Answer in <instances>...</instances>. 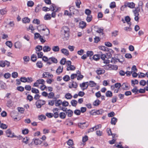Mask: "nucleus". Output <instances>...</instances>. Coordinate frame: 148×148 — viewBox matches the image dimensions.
Masks as SVG:
<instances>
[{
	"label": "nucleus",
	"instance_id": "nucleus-64",
	"mask_svg": "<svg viewBox=\"0 0 148 148\" xmlns=\"http://www.w3.org/2000/svg\"><path fill=\"white\" fill-rule=\"evenodd\" d=\"M12 77L14 78H16L18 76V74L16 72H14L12 73Z\"/></svg>",
	"mask_w": 148,
	"mask_h": 148
},
{
	"label": "nucleus",
	"instance_id": "nucleus-19",
	"mask_svg": "<svg viewBox=\"0 0 148 148\" xmlns=\"http://www.w3.org/2000/svg\"><path fill=\"white\" fill-rule=\"evenodd\" d=\"M86 26V23L84 21L81 22L79 23V27L83 29Z\"/></svg>",
	"mask_w": 148,
	"mask_h": 148
},
{
	"label": "nucleus",
	"instance_id": "nucleus-12",
	"mask_svg": "<svg viewBox=\"0 0 148 148\" xmlns=\"http://www.w3.org/2000/svg\"><path fill=\"white\" fill-rule=\"evenodd\" d=\"M121 87V84L119 83H117L115 84L114 86H111V88L113 89H114L115 88L119 89Z\"/></svg>",
	"mask_w": 148,
	"mask_h": 148
},
{
	"label": "nucleus",
	"instance_id": "nucleus-6",
	"mask_svg": "<svg viewBox=\"0 0 148 148\" xmlns=\"http://www.w3.org/2000/svg\"><path fill=\"white\" fill-rule=\"evenodd\" d=\"M118 61L120 62H122L123 61V60L122 61H120V60L119 59H117L116 58H112V59L111 60V62L115 64L116 62H117Z\"/></svg>",
	"mask_w": 148,
	"mask_h": 148
},
{
	"label": "nucleus",
	"instance_id": "nucleus-36",
	"mask_svg": "<svg viewBox=\"0 0 148 148\" xmlns=\"http://www.w3.org/2000/svg\"><path fill=\"white\" fill-rule=\"evenodd\" d=\"M75 69V67L73 65H72L70 66H69V67L67 66V71H69V70H74Z\"/></svg>",
	"mask_w": 148,
	"mask_h": 148
},
{
	"label": "nucleus",
	"instance_id": "nucleus-51",
	"mask_svg": "<svg viewBox=\"0 0 148 148\" xmlns=\"http://www.w3.org/2000/svg\"><path fill=\"white\" fill-rule=\"evenodd\" d=\"M54 96V94L53 92H51L48 94V97L49 99L52 98Z\"/></svg>",
	"mask_w": 148,
	"mask_h": 148
},
{
	"label": "nucleus",
	"instance_id": "nucleus-59",
	"mask_svg": "<svg viewBox=\"0 0 148 148\" xmlns=\"http://www.w3.org/2000/svg\"><path fill=\"white\" fill-rule=\"evenodd\" d=\"M5 44L7 46L10 48H11L12 47V42L10 41H8L6 42L5 43Z\"/></svg>",
	"mask_w": 148,
	"mask_h": 148
},
{
	"label": "nucleus",
	"instance_id": "nucleus-57",
	"mask_svg": "<svg viewBox=\"0 0 148 148\" xmlns=\"http://www.w3.org/2000/svg\"><path fill=\"white\" fill-rule=\"evenodd\" d=\"M88 83V82H83L82 83V84H80V86L81 88H85L84 87H85L86 86V85H87V84Z\"/></svg>",
	"mask_w": 148,
	"mask_h": 148
},
{
	"label": "nucleus",
	"instance_id": "nucleus-55",
	"mask_svg": "<svg viewBox=\"0 0 148 148\" xmlns=\"http://www.w3.org/2000/svg\"><path fill=\"white\" fill-rule=\"evenodd\" d=\"M42 28H45L43 25H40L38 26L37 27V29L39 31H40V32L42 31Z\"/></svg>",
	"mask_w": 148,
	"mask_h": 148
},
{
	"label": "nucleus",
	"instance_id": "nucleus-21",
	"mask_svg": "<svg viewBox=\"0 0 148 148\" xmlns=\"http://www.w3.org/2000/svg\"><path fill=\"white\" fill-rule=\"evenodd\" d=\"M117 119L115 117H113L111 119V123L112 124L115 125L116 124Z\"/></svg>",
	"mask_w": 148,
	"mask_h": 148
},
{
	"label": "nucleus",
	"instance_id": "nucleus-18",
	"mask_svg": "<svg viewBox=\"0 0 148 148\" xmlns=\"http://www.w3.org/2000/svg\"><path fill=\"white\" fill-rule=\"evenodd\" d=\"M52 50L55 52H58L60 50V48L58 46H54L52 47Z\"/></svg>",
	"mask_w": 148,
	"mask_h": 148
},
{
	"label": "nucleus",
	"instance_id": "nucleus-39",
	"mask_svg": "<svg viewBox=\"0 0 148 148\" xmlns=\"http://www.w3.org/2000/svg\"><path fill=\"white\" fill-rule=\"evenodd\" d=\"M104 68L106 70H110V66L111 64H109L108 65H106L103 66Z\"/></svg>",
	"mask_w": 148,
	"mask_h": 148
},
{
	"label": "nucleus",
	"instance_id": "nucleus-60",
	"mask_svg": "<svg viewBox=\"0 0 148 148\" xmlns=\"http://www.w3.org/2000/svg\"><path fill=\"white\" fill-rule=\"evenodd\" d=\"M70 78L68 75L65 76L63 78V80L65 81H68L70 80Z\"/></svg>",
	"mask_w": 148,
	"mask_h": 148
},
{
	"label": "nucleus",
	"instance_id": "nucleus-34",
	"mask_svg": "<svg viewBox=\"0 0 148 148\" xmlns=\"http://www.w3.org/2000/svg\"><path fill=\"white\" fill-rule=\"evenodd\" d=\"M76 6L78 8H80V5L81 4V2L79 0H77L75 2Z\"/></svg>",
	"mask_w": 148,
	"mask_h": 148
},
{
	"label": "nucleus",
	"instance_id": "nucleus-3",
	"mask_svg": "<svg viewBox=\"0 0 148 148\" xmlns=\"http://www.w3.org/2000/svg\"><path fill=\"white\" fill-rule=\"evenodd\" d=\"M50 33L49 29L45 27V28H42V31L41 32V34H43L44 36H47L49 35Z\"/></svg>",
	"mask_w": 148,
	"mask_h": 148
},
{
	"label": "nucleus",
	"instance_id": "nucleus-2",
	"mask_svg": "<svg viewBox=\"0 0 148 148\" xmlns=\"http://www.w3.org/2000/svg\"><path fill=\"white\" fill-rule=\"evenodd\" d=\"M45 101L44 100H39L36 103V105L38 108H40L42 105L45 104Z\"/></svg>",
	"mask_w": 148,
	"mask_h": 148
},
{
	"label": "nucleus",
	"instance_id": "nucleus-30",
	"mask_svg": "<svg viewBox=\"0 0 148 148\" xmlns=\"http://www.w3.org/2000/svg\"><path fill=\"white\" fill-rule=\"evenodd\" d=\"M71 103L72 106L75 107L77 105V101L76 100H73L71 101Z\"/></svg>",
	"mask_w": 148,
	"mask_h": 148
},
{
	"label": "nucleus",
	"instance_id": "nucleus-5",
	"mask_svg": "<svg viewBox=\"0 0 148 148\" xmlns=\"http://www.w3.org/2000/svg\"><path fill=\"white\" fill-rule=\"evenodd\" d=\"M49 10H51L53 12H57L58 10V9L54 4H52L50 6V8H49Z\"/></svg>",
	"mask_w": 148,
	"mask_h": 148
},
{
	"label": "nucleus",
	"instance_id": "nucleus-56",
	"mask_svg": "<svg viewBox=\"0 0 148 148\" xmlns=\"http://www.w3.org/2000/svg\"><path fill=\"white\" fill-rule=\"evenodd\" d=\"M34 39H35L38 38H39L40 37H42V36L40 35V34L38 33H36L34 34Z\"/></svg>",
	"mask_w": 148,
	"mask_h": 148
},
{
	"label": "nucleus",
	"instance_id": "nucleus-13",
	"mask_svg": "<svg viewBox=\"0 0 148 148\" xmlns=\"http://www.w3.org/2000/svg\"><path fill=\"white\" fill-rule=\"evenodd\" d=\"M61 52L62 53L64 54L66 56H68L69 55V52L68 50L63 48L61 49Z\"/></svg>",
	"mask_w": 148,
	"mask_h": 148
},
{
	"label": "nucleus",
	"instance_id": "nucleus-40",
	"mask_svg": "<svg viewBox=\"0 0 148 148\" xmlns=\"http://www.w3.org/2000/svg\"><path fill=\"white\" fill-rule=\"evenodd\" d=\"M121 87H122V88L124 90H128V86L126 83H123L121 85Z\"/></svg>",
	"mask_w": 148,
	"mask_h": 148
},
{
	"label": "nucleus",
	"instance_id": "nucleus-17",
	"mask_svg": "<svg viewBox=\"0 0 148 148\" xmlns=\"http://www.w3.org/2000/svg\"><path fill=\"white\" fill-rule=\"evenodd\" d=\"M13 105L12 101L11 99H9L7 101L6 103L7 106L9 108L12 107Z\"/></svg>",
	"mask_w": 148,
	"mask_h": 148
},
{
	"label": "nucleus",
	"instance_id": "nucleus-16",
	"mask_svg": "<svg viewBox=\"0 0 148 148\" xmlns=\"http://www.w3.org/2000/svg\"><path fill=\"white\" fill-rule=\"evenodd\" d=\"M66 114H67L68 116L71 117L73 115V112L72 110L69 109L67 110L66 112Z\"/></svg>",
	"mask_w": 148,
	"mask_h": 148
},
{
	"label": "nucleus",
	"instance_id": "nucleus-52",
	"mask_svg": "<svg viewBox=\"0 0 148 148\" xmlns=\"http://www.w3.org/2000/svg\"><path fill=\"white\" fill-rule=\"evenodd\" d=\"M66 62V58H62L60 61V64L62 65H64L65 64Z\"/></svg>",
	"mask_w": 148,
	"mask_h": 148
},
{
	"label": "nucleus",
	"instance_id": "nucleus-7",
	"mask_svg": "<svg viewBox=\"0 0 148 148\" xmlns=\"http://www.w3.org/2000/svg\"><path fill=\"white\" fill-rule=\"evenodd\" d=\"M63 66H59L56 70V73L58 75H59L62 73L63 71Z\"/></svg>",
	"mask_w": 148,
	"mask_h": 148
},
{
	"label": "nucleus",
	"instance_id": "nucleus-20",
	"mask_svg": "<svg viewBox=\"0 0 148 148\" xmlns=\"http://www.w3.org/2000/svg\"><path fill=\"white\" fill-rule=\"evenodd\" d=\"M34 142L35 145H40L42 141L38 139H35L34 140Z\"/></svg>",
	"mask_w": 148,
	"mask_h": 148
},
{
	"label": "nucleus",
	"instance_id": "nucleus-58",
	"mask_svg": "<svg viewBox=\"0 0 148 148\" xmlns=\"http://www.w3.org/2000/svg\"><path fill=\"white\" fill-rule=\"evenodd\" d=\"M146 83V81L143 80H141L140 82V85L143 86H145Z\"/></svg>",
	"mask_w": 148,
	"mask_h": 148
},
{
	"label": "nucleus",
	"instance_id": "nucleus-49",
	"mask_svg": "<svg viewBox=\"0 0 148 148\" xmlns=\"http://www.w3.org/2000/svg\"><path fill=\"white\" fill-rule=\"evenodd\" d=\"M32 92L33 93L35 94L38 93L39 92V91L38 89L34 88H32Z\"/></svg>",
	"mask_w": 148,
	"mask_h": 148
},
{
	"label": "nucleus",
	"instance_id": "nucleus-29",
	"mask_svg": "<svg viewBox=\"0 0 148 148\" xmlns=\"http://www.w3.org/2000/svg\"><path fill=\"white\" fill-rule=\"evenodd\" d=\"M100 56L99 54H95L94 55L93 57V59L96 61H97L100 59Z\"/></svg>",
	"mask_w": 148,
	"mask_h": 148
},
{
	"label": "nucleus",
	"instance_id": "nucleus-11",
	"mask_svg": "<svg viewBox=\"0 0 148 148\" xmlns=\"http://www.w3.org/2000/svg\"><path fill=\"white\" fill-rule=\"evenodd\" d=\"M103 112V110L102 109H100L96 111L93 112V115L101 114Z\"/></svg>",
	"mask_w": 148,
	"mask_h": 148
},
{
	"label": "nucleus",
	"instance_id": "nucleus-50",
	"mask_svg": "<svg viewBox=\"0 0 148 148\" xmlns=\"http://www.w3.org/2000/svg\"><path fill=\"white\" fill-rule=\"evenodd\" d=\"M44 18L45 20L50 19L51 18V14H48L46 15L44 17Z\"/></svg>",
	"mask_w": 148,
	"mask_h": 148
},
{
	"label": "nucleus",
	"instance_id": "nucleus-62",
	"mask_svg": "<svg viewBox=\"0 0 148 148\" xmlns=\"http://www.w3.org/2000/svg\"><path fill=\"white\" fill-rule=\"evenodd\" d=\"M110 7L111 8H113L116 7L115 3L114 2H113L111 3L110 5Z\"/></svg>",
	"mask_w": 148,
	"mask_h": 148
},
{
	"label": "nucleus",
	"instance_id": "nucleus-9",
	"mask_svg": "<svg viewBox=\"0 0 148 148\" xmlns=\"http://www.w3.org/2000/svg\"><path fill=\"white\" fill-rule=\"evenodd\" d=\"M96 73L98 75H101L105 73V71L103 69L99 68L96 71Z\"/></svg>",
	"mask_w": 148,
	"mask_h": 148
},
{
	"label": "nucleus",
	"instance_id": "nucleus-44",
	"mask_svg": "<svg viewBox=\"0 0 148 148\" xmlns=\"http://www.w3.org/2000/svg\"><path fill=\"white\" fill-rule=\"evenodd\" d=\"M100 101L98 99L96 100L93 103V104L94 106H97L100 103Z\"/></svg>",
	"mask_w": 148,
	"mask_h": 148
},
{
	"label": "nucleus",
	"instance_id": "nucleus-47",
	"mask_svg": "<svg viewBox=\"0 0 148 148\" xmlns=\"http://www.w3.org/2000/svg\"><path fill=\"white\" fill-rule=\"evenodd\" d=\"M139 10L136 9L134 10L133 11V12L135 16H138L139 15Z\"/></svg>",
	"mask_w": 148,
	"mask_h": 148
},
{
	"label": "nucleus",
	"instance_id": "nucleus-61",
	"mask_svg": "<svg viewBox=\"0 0 148 148\" xmlns=\"http://www.w3.org/2000/svg\"><path fill=\"white\" fill-rule=\"evenodd\" d=\"M88 56H91L93 54V52L92 51H88L86 53Z\"/></svg>",
	"mask_w": 148,
	"mask_h": 148
},
{
	"label": "nucleus",
	"instance_id": "nucleus-23",
	"mask_svg": "<svg viewBox=\"0 0 148 148\" xmlns=\"http://www.w3.org/2000/svg\"><path fill=\"white\" fill-rule=\"evenodd\" d=\"M66 114L63 112H60L59 114L60 117L62 119H64L66 117Z\"/></svg>",
	"mask_w": 148,
	"mask_h": 148
},
{
	"label": "nucleus",
	"instance_id": "nucleus-38",
	"mask_svg": "<svg viewBox=\"0 0 148 148\" xmlns=\"http://www.w3.org/2000/svg\"><path fill=\"white\" fill-rule=\"evenodd\" d=\"M49 60H50L53 63H57L58 62L57 59L53 57L49 58Z\"/></svg>",
	"mask_w": 148,
	"mask_h": 148
},
{
	"label": "nucleus",
	"instance_id": "nucleus-43",
	"mask_svg": "<svg viewBox=\"0 0 148 148\" xmlns=\"http://www.w3.org/2000/svg\"><path fill=\"white\" fill-rule=\"evenodd\" d=\"M31 60L33 62H35L37 60V57L36 55L33 54L31 56Z\"/></svg>",
	"mask_w": 148,
	"mask_h": 148
},
{
	"label": "nucleus",
	"instance_id": "nucleus-22",
	"mask_svg": "<svg viewBox=\"0 0 148 148\" xmlns=\"http://www.w3.org/2000/svg\"><path fill=\"white\" fill-rule=\"evenodd\" d=\"M42 49V46L38 45L35 48V49L36 52H39Z\"/></svg>",
	"mask_w": 148,
	"mask_h": 148
},
{
	"label": "nucleus",
	"instance_id": "nucleus-27",
	"mask_svg": "<svg viewBox=\"0 0 148 148\" xmlns=\"http://www.w3.org/2000/svg\"><path fill=\"white\" fill-rule=\"evenodd\" d=\"M29 139V138L27 137H25L23 138L22 142L23 143L27 144L28 143V141Z\"/></svg>",
	"mask_w": 148,
	"mask_h": 148
},
{
	"label": "nucleus",
	"instance_id": "nucleus-1",
	"mask_svg": "<svg viewBox=\"0 0 148 148\" xmlns=\"http://www.w3.org/2000/svg\"><path fill=\"white\" fill-rule=\"evenodd\" d=\"M61 36L63 38H68L70 36V29L66 26H64L61 28Z\"/></svg>",
	"mask_w": 148,
	"mask_h": 148
},
{
	"label": "nucleus",
	"instance_id": "nucleus-53",
	"mask_svg": "<svg viewBox=\"0 0 148 148\" xmlns=\"http://www.w3.org/2000/svg\"><path fill=\"white\" fill-rule=\"evenodd\" d=\"M0 127L3 129H5L7 128L8 126L5 124L2 123L1 124Z\"/></svg>",
	"mask_w": 148,
	"mask_h": 148
},
{
	"label": "nucleus",
	"instance_id": "nucleus-25",
	"mask_svg": "<svg viewBox=\"0 0 148 148\" xmlns=\"http://www.w3.org/2000/svg\"><path fill=\"white\" fill-rule=\"evenodd\" d=\"M22 21L23 23H28L30 22V19L28 17H25L23 19Z\"/></svg>",
	"mask_w": 148,
	"mask_h": 148
},
{
	"label": "nucleus",
	"instance_id": "nucleus-4",
	"mask_svg": "<svg viewBox=\"0 0 148 148\" xmlns=\"http://www.w3.org/2000/svg\"><path fill=\"white\" fill-rule=\"evenodd\" d=\"M6 133L8 137L13 138L14 137L13 134L12 133L10 129H8L6 131Z\"/></svg>",
	"mask_w": 148,
	"mask_h": 148
},
{
	"label": "nucleus",
	"instance_id": "nucleus-33",
	"mask_svg": "<svg viewBox=\"0 0 148 148\" xmlns=\"http://www.w3.org/2000/svg\"><path fill=\"white\" fill-rule=\"evenodd\" d=\"M138 91L139 90L137 89V87L136 86H134V88L132 90V92L133 93H134L135 94L138 93Z\"/></svg>",
	"mask_w": 148,
	"mask_h": 148
},
{
	"label": "nucleus",
	"instance_id": "nucleus-31",
	"mask_svg": "<svg viewBox=\"0 0 148 148\" xmlns=\"http://www.w3.org/2000/svg\"><path fill=\"white\" fill-rule=\"evenodd\" d=\"M125 21L127 22L128 24L130 25H131V24L130 22V18L129 16H126L125 18Z\"/></svg>",
	"mask_w": 148,
	"mask_h": 148
},
{
	"label": "nucleus",
	"instance_id": "nucleus-46",
	"mask_svg": "<svg viewBox=\"0 0 148 148\" xmlns=\"http://www.w3.org/2000/svg\"><path fill=\"white\" fill-rule=\"evenodd\" d=\"M36 53L37 54L38 58H41L43 56V53L42 52H36Z\"/></svg>",
	"mask_w": 148,
	"mask_h": 148
},
{
	"label": "nucleus",
	"instance_id": "nucleus-37",
	"mask_svg": "<svg viewBox=\"0 0 148 148\" xmlns=\"http://www.w3.org/2000/svg\"><path fill=\"white\" fill-rule=\"evenodd\" d=\"M34 2L31 1H28L27 2V5L28 7H32L34 5Z\"/></svg>",
	"mask_w": 148,
	"mask_h": 148
},
{
	"label": "nucleus",
	"instance_id": "nucleus-41",
	"mask_svg": "<svg viewBox=\"0 0 148 148\" xmlns=\"http://www.w3.org/2000/svg\"><path fill=\"white\" fill-rule=\"evenodd\" d=\"M110 68V70H116L118 69V66L116 65H112L111 64Z\"/></svg>",
	"mask_w": 148,
	"mask_h": 148
},
{
	"label": "nucleus",
	"instance_id": "nucleus-8",
	"mask_svg": "<svg viewBox=\"0 0 148 148\" xmlns=\"http://www.w3.org/2000/svg\"><path fill=\"white\" fill-rule=\"evenodd\" d=\"M43 77H53V75L52 74H50L49 72H45L43 73L42 75Z\"/></svg>",
	"mask_w": 148,
	"mask_h": 148
},
{
	"label": "nucleus",
	"instance_id": "nucleus-32",
	"mask_svg": "<svg viewBox=\"0 0 148 148\" xmlns=\"http://www.w3.org/2000/svg\"><path fill=\"white\" fill-rule=\"evenodd\" d=\"M77 86V83L76 82H73L71 86H69V87L70 88H71L73 87L76 88Z\"/></svg>",
	"mask_w": 148,
	"mask_h": 148
},
{
	"label": "nucleus",
	"instance_id": "nucleus-54",
	"mask_svg": "<svg viewBox=\"0 0 148 148\" xmlns=\"http://www.w3.org/2000/svg\"><path fill=\"white\" fill-rule=\"evenodd\" d=\"M37 82L39 84H44L45 81L43 79H39L37 80Z\"/></svg>",
	"mask_w": 148,
	"mask_h": 148
},
{
	"label": "nucleus",
	"instance_id": "nucleus-48",
	"mask_svg": "<svg viewBox=\"0 0 148 148\" xmlns=\"http://www.w3.org/2000/svg\"><path fill=\"white\" fill-rule=\"evenodd\" d=\"M11 76V74L10 73H5L3 75L4 77L6 79H8L10 78Z\"/></svg>",
	"mask_w": 148,
	"mask_h": 148
},
{
	"label": "nucleus",
	"instance_id": "nucleus-24",
	"mask_svg": "<svg viewBox=\"0 0 148 148\" xmlns=\"http://www.w3.org/2000/svg\"><path fill=\"white\" fill-rule=\"evenodd\" d=\"M106 97H111L112 96V93L111 91L108 90L106 93Z\"/></svg>",
	"mask_w": 148,
	"mask_h": 148
},
{
	"label": "nucleus",
	"instance_id": "nucleus-35",
	"mask_svg": "<svg viewBox=\"0 0 148 148\" xmlns=\"http://www.w3.org/2000/svg\"><path fill=\"white\" fill-rule=\"evenodd\" d=\"M67 143L69 146L74 145L73 140L71 139H69L68 141H67Z\"/></svg>",
	"mask_w": 148,
	"mask_h": 148
},
{
	"label": "nucleus",
	"instance_id": "nucleus-14",
	"mask_svg": "<svg viewBox=\"0 0 148 148\" xmlns=\"http://www.w3.org/2000/svg\"><path fill=\"white\" fill-rule=\"evenodd\" d=\"M43 51L45 52H48L51 50V48L48 46H45L42 48Z\"/></svg>",
	"mask_w": 148,
	"mask_h": 148
},
{
	"label": "nucleus",
	"instance_id": "nucleus-28",
	"mask_svg": "<svg viewBox=\"0 0 148 148\" xmlns=\"http://www.w3.org/2000/svg\"><path fill=\"white\" fill-rule=\"evenodd\" d=\"M62 103V102L61 100L60 99L58 100H57L55 102V106H59L61 105Z\"/></svg>",
	"mask_w": 148,
	"mask_h": 148
},
{
	"label": "nucleus",
	"instance_id": "nucleus-15",
	"mask_svg": "<svg viewBox=\"0 0 148 148\" xmlns=\"http://www.w3.org/2000/svg\"><path fill=\"white\" fill-rule=\"evenodd\" d=\"M14 46L15 48L20 49L22 46V44L20 42H17L15 43Z\"/></svg>",
	"mask_w": 148,
	"mask_h": 148
},
{
	"label": "nucleus",
	"instance_id": "nucleus-45",
	"mask_svg": "<svg viewBox=\"0 0 148 148\" xmlns=\"http://www.w3.org/2000/svg\"><path fill=\"white\" fill-rule=\"evenodd\" d=\"M36 64L37 66L39 68H41L42 66V64L40 61H38Z\"/></svg>",
	"mask_w": 148,
	"mask_h": 148
},
{
	"label": "nucleus",
	"instance_id": "nucleus-63",
	"mask_svg": "<svg viewBox=\"0 0 148 148\" xmlns=\"http://www.w3.org/2000/svg\"><path fill=\"white\" fill-rule=\"evenodd\" d=\"M85 14L87 15H91L90 14L91 13V11L88 9H86L85 10Z\"/></svg>",
	"mask_w": 148,
	"mask_h": 148
},
{
	"label": "nucleus",
	"instance_id": "nucleus-42",
	"mask_svg": "<svg viewBox=\"0 0 148 148\" xmlns=\"http://www.w3.org/2000/svg\"><path fill=\"white\" fill-rule=\"evenodd\" d=\"M92 19V16L91 15H87L86 20L88 22L91 21Z\"/></svg>",
	"mask_w": 148,
	"mask_h": 148
},
{
	"label": "nucleus",
	"instance_id": "nucleus-10",
	"mask_svg": "<svg viewBox=\"0 0 148 148\" xmlns=\"http://www.w3.org/2000/svg\"><path fill=\"white\" fill-rule=\"evenodd\" d=\"M126 7L130 8H133L134 7L135 4L133 2L125 3Z\"/></svg>",
	"mask_w": 148,
	"mask_h": 148
},
{
	"label": "nucleus",
	"instance_id": "nucleus-26",
	"mask_svg": "<svg viewBox=\"0 0 148 148\" xmlns=\"http://www.w3.org/2000/svg\"><path fill=\"white\" fill-rule=\"evenodd\" d=\"M65 97L67 99H70L72 98V96L70 93H68L65 95Z\"/></svg>",
	"mask_w": 148,
	"mask_h": 148
}]
</instances>
